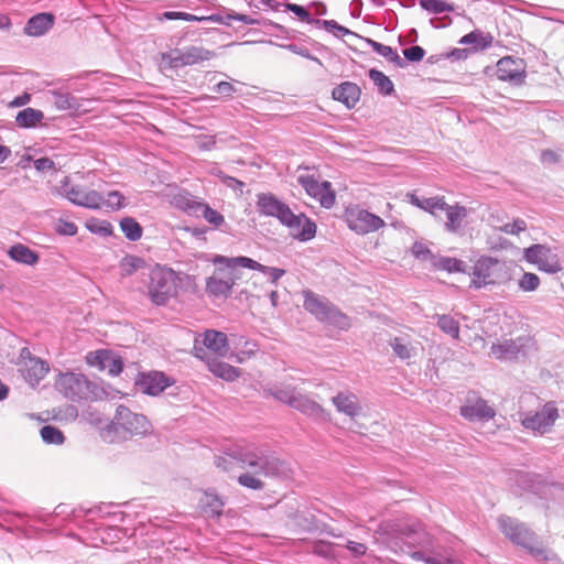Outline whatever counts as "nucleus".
Segmentation results:
<instances>
[{
	"label": "nucleus",
	"instance_id": "f257e3e1",
	"mask_svg": "<svg viewBox=\"0 0 564 564\" xmlns=\"http://www.w3.org/2000/svg\"><path fill=\"white\" fill-rule=\"evenodd\" d=\"M234 460L241 468L252 469L238 476V484L247 489L263 490L265 487L262 477L285 480L292 477V469L289 464L282 460L275 453L265 446L254 443H239L229 445L224 449L223 455L215 457V465L229 471Z\"/></svg>",
	"mask_w": 564,
	"mask_h": 564
},
{
	"label": "nucleus",
	"instance_id": "f03ea898",
	"mask_svg": "<svg viewBox=\"0 0 564 564\" xmlns=\"http://www.w3.org/2000/svg\"><path fill=\"white\" fill-rule=\"evenodd\" d=\"M383 543L394 553H408L413 560L425 563L427 556L415 547L430 545V536L422 523L415 519L382 521L377 530Z\"/></svg>",
	"mask_w": 564,
	"mask_h": 564
},
{
	"label": "nucleus",
	"instance_id": "7ed1b4c3",
	"mask_svg": "<svg viewBox=\"0 0 564 564\" xmlns=\"http://www.w3.org/2000/svg\"><path fill=\"white\" fill-rule=\"evenodd\" d=\"M257 208L260 215L276 218L300 241L312 240L316 235V224L312 219L303 213L294 214L289 205L271 193L257 195Z\"/></svg>",
	"mask_w": 564,
	"mask_h": 564
},
{
	"label": "nucleus",
	"instance_id": "20e7f679",
	"mask_svg": "<svg viewBox=\"0 0 564 564\" xmlns=\"http://www.w3.org/2000/svg\"><path fill=\"white\" fill-rule=\"evenodd\" d=\"M498 523L501 532L511 542L525 549L536 560L550 563L557 561V555L544 547L538 535L524 523L507 516H501Z\"/></svg>",
	"mask_w": 564,
	"mask_h": 564
},
{
	"label": "nucleus",
	"instance_id": "39448f33",
	"mask_svg": "<svg viewBox=\"0 0 564 564\" xmlns=\"http://www.w3.org/2000/svg\"><path fill=\"white\" fill-rule=\"evenodd\" d=\"M151 431V423L140 413L132 412L124 405H119L111 423L102 432L105 441L121 442L132 436H144Z\"/></svg>",
	"mask_w": 564,
	"mask_h": 564
},
{
	"label": "nucleus",
	"instance_id": "423d86ee",
	"mask_svg": "<svg viewBox=\"0 0 564 564\" xmlns=\"http://www.w3.org/2000/svg\"><path fill=\"white\" fill-rule=\"evenodd\" d=\"M469 274L471 275L469 288L475 290L506 284L511 280L508 262L486 254L475 260Z\"/></svg>",
	"mask_w": 564,
	"mask_h": 564
},
{
	"label": "nucleus",
	"instance_id": "0eeeda50",
	"mask_svg": "<svg viewBox=\"0 0 564 564\" xmlns=\"http://www.w3.org/2000/svg\"><path fill=\"white\" fill-rule=\"evenodd\" d=\"M55 388L66 399L74 402L97 400L105 393L98 383L75 371L59 372L55 380Z\"/></svg>",
	"mask_w": 564,
	"mask_h": 564
},
{
	"label": "nucleus",
	"instance_id": "6e6552de",
	"mask_svg": "<svg viewBox=\"0 0 564 564\" xmlns=\"http://www.w3.org/2000/svg\"><path fill=\"white\" fill-rule=\"evenodd\" d=\"M186 280L193 281L187 274H180L174 270L158 265L150 273L148 284V295L155 305H165L173 296L176 295L177 283Z\"/></svg>",
	"mask_w": 564,
	"mask_h": 564
},
{
	"label": "nucleus",
	"instance_id": "1a4fd4ad",
	"mask_svg": "<svg viewBox=\"0 0 564 564\" xmlns=\"http://www.w3.org/2000/svg\"><path fill=\"white\" fill-rule=\"evenodd\" d=\"M304 308L313 314L318 321L327 323L339 329H348L350 322L347 315L341 313L327 299L306 291L304 292Z\"/></svg>",
	"mask_w": 564,
	"mask_h": 564
},
{
	"label": "nucleus",
	"instance_id": "9d476101",
	"mask_svg": "<svg viewBox=\"0 0 564 564\" xmlns=\"http://www.w3.org/2000/svg\"><path fill=\"white\" fill-rule=\"evenodd\" d=\"M558 416L556 403L549 401L536 411L520 413V422L524 430L535 435H544L552 430Z\"/></svg>",
	"mask_w": 564,
	"mask_h": 564
},
{
	"label": "nucleus",
	"instance_id": "9b49d317",
	"mask_svg": "<svg viewBox=\"0 0 564 564\" xmlns=\"http://www.w3.org/2000/svg\"><path fill=\"white\" fill-rule=\"evenodd\" d=\"M534 349L535 341L533 338L523 335L494 343L490 347V355L501 361H513L525 358Z\"/></svg>",
	"mask_w": 564,
	"mask_h": 564
},
{
	"label": "nucleus",
	"instance_id": "f8f14e48",
	"mask_svg": "<svg viewBox=\"0 0 564 564\" xmlns=\"http://www.w3.org/2000/svg\"><path fill=\"white\" fill-rule=\"evenodd\" d=\"M344 220L351 231L361 236L378 231L386 226L381 217L358 205H352L345 209Z\"/></svg>",
	"mask_w": 564,
	"mask_h": 564
},
{
	"label": "nucleus",
	"instance_id": "ddd939ff",
	"mask_svg": "<svg viewBox=\"0 0 564 564\" xmlns=\"http://www.w3.org/2000/svg\"><path fill=\"white\" fill-rule=\"evenodd\" d=\"M524 259L534 264L540 271L555 274L563 270L558 249L542 243L532 245L524 249Z\"/></svg>",
	"mask_w": 564,
	"mask_h": 564
},
{
	"label": "nucleus",
	"instance_id": "4468645a",
	"mask_svg": "<svg viewBox=\"0 0 564 564\" xmlns=\"http://www.w3.org/2000/svg\"><path fill=\"white\" fill-rule=\"evenodd\" d=\"M56 191L58 195L80 207L100 209V204H102V195L100 193L94 189L86 191L79 185L72 184L69 176H65L61 181Z\"/></svg>",
	"mask_w": 564,
	"mask_h": 564
},
{
	"label": "nucleus",
	"instance_id": "2eb2a0df",
	"mask_svg": "<svg viewBox=\"0 0 564 564\" xmlns=\"http://www.w3.org/2000/svg\"><path fill=\"white\" fill-rule=\"evenodd\" d=\"M214 53L202 46H187L184 48H174L170 52L162 53V62L170 68H181L184 66L195 65L214 57Z\"/></svg>",
	"mask_w": 564,
	"mask_h": 564
},
{
	"label": "nucleus",
	"instance_id": "dca6fc26",
	"mask_svg": "<svg viewBox=\"0 0 564 564\" xmlns=\"http://www.w3.org/2000/svg\"><path fill=\"white\" fill-rule=\"evenodd\" d=\"M297 182L322 207L329 209L334 206L336 196L328 181L319 182L314 175L301 174Z\"/></svg>",
	"mask_w": 564,
	"mask_h": 564
},
{
	"label": "nucleus",
	"instance_id": "f3484780",
	"mask_svg": "<svg viewBox=\"0 0 564 564\" xmlns=\"http://www.w3.org/2000/svg\"><path fill=\"white\" fill-rule=\"evenodd\" d=\"M213 262L215 264H224L227 269L247 268L260 271L267 274L272 283H276L285 274L283 269L263 265L258 261L245 256L231 258L225 256H216Z\"/></svg>",
	"mask_w": 564,
	"mask_h": 564
},
{
	"label": "nucleus",
	"instance_id": "a211bd4d",
	"mask_svg": "<svg viewBox=\"0 0 564 564\" xmlns=\"http://www.w3.org/2000/svg\"><path fill=\"white\" fill-rule=\"evenodd\" d=\"M193 354L196 358L205 361L210 372L216 377L226 381H234L240 376V370L225 361L219 360V357L208 356L207 351L199 346V343L193 347Z\"/></svg>",
	"mask_w": 564,
	"mask_h": 564
},
{
	"label": "nucleus",
	"instance_id": "6ab92c4d",
	"mask_svg": "<svg viewBox=\"0 0 564 564\" xmlns=\"http://www.w3.org/2000/svg\"><path fill=\"white\" fill-rule=\"evenodd\" d=\"M203 347L208 356L215 355V357H226L229 351L228 337L225 333L207 329L203 334L198 335L194 340V346L198 344Z\"/></svg>",
	"mask_w": 564,
	"mask_h": 564
},
{
	"label": "nucleus",
	"instance_id": "aec40b11",
	"mask_svg": "<svg viewBox=\"0 0 564 564\" xmlns=\"http://www.w3.org/2000/svg\"><path fill=\"white\" fill-rule=\"evenodd\" d=\"M173 383L174 380L161 371L140 373L135 381V386L141 392L152 397L161 394Z\"/></svg>",
	"mask_w": 564,
	"mask_h": 564
},
{
	"label": "nucleus",
	"instance_id": "412c9836",
	"mask_svg": "<svg viewBox=\"0 0 564 564\" xmlns=\"http://www.w3.org/2000/svg\"><path fill=\"white\" fill-rule=\"evenodd\" d=\"M497 77L500 80L509 82L519 86L524 83L525 67L523 61L513 57H502L497 63Z\"/></svg>",
	"mask_w": 564,
	"mask_h": 564
},
{
	"label": "nucleus",
	"instance_id": "4be33fe9",
	"mask_svg": "<svg viewBox=\"0 0 564 564\" xmlns=\"http://www.w3.org/2000/svg\"><path fill=\"white\" fill-rule=\"evenodd\" d=\"M459 413L464 419L470 422L488 421L494 419L496 415L494 408L488 405L486 400L476 395H469L467 398L466 403L460 408Z\"/></svg>",
	"mask_w": 564,
	"mask_h": 564
},
{
	"label": "nucleus",
	"instance_id": "5701e85b",
	"mask_svg": "<svg viewBox=\"0 0 564 564\" xmlns=\"http://www.w3.org/2000/svg\"><path fill=\"white\" fill-rule=\"evenodd\" d=\"M219 265V271L223 269L227 270L224 264ZM238 278L236 269H228V274L225 278L209 276L206 280V292L214 297H228Z\"/></svg>",
	"mask_w": 564,
	"mask_h": 564
},
{
	"label": "nucleus",
	"instance_id": "b1692460",
	"mask_svg": "<svg viewBox=\"0 0 564 564\" xmlns=\"http://www.w3.org/2000/svg\"><path fill=\"white\" fill-rule=\"evenodd\" d=\"M54 22L53 13H37L28 20L23 31L29 36L39 37L47 33L53 28Z\"/></svg>",
	"mask_w": 564,
	"mask_h": 564
},
{
	"label": "nucleus",
	"instance_id": "393cba45",
	"mask_svg": "<svg viewBox=\"0 0 564 564\" xmlns=\"http://www.w3.org/2000/svg\"><path fill=\"white\" fill-rule=\"evenodd\" d=\"M23 378L34 387L37 384L47 373L48 366L45 361L40 358H29L24 360L22 368L20 369Z\"/></svg>",
	"mask_w": 564,
	"mask_h": 564
},
{
	"label": "nucleus",
	"instance_id": "a878e982",
	"mask_svg": "<svg viewBox=\"0 0 564 564\" xmlns=\"http://www.w3.org/2000/svg\"><path fill=\"white\" fill-rule=\"evenodd\" d=\"M360 88L351 82H345L333 89L332 96L347 108L351 109L360 99Z\"/></svg>",
	"mask_w": 564,
	"mask_h": 564
},
{
	"label": "nucleus",
	"instance_id": "bb28decb",
	"mask_svg": "<svg viewBox=\"0 0 564 564\" xmlns=\"http://www.w3.org/2000/svg\"><path fill=\"white\" fill-rule=\"evenodd\" d=\"M332 401L338 412L350 417H355L361 412V405L358 402L357 395L354 393L339 392Z\"/></svg>",
	"mask_w": 564,
	"mask_h": 564
},
{
	"label": "nucleus",
	"instance_id": "cd10ccee",
	"mask_svg": "<svg viewBox=\"0 0 564 564\" xmlns=\"http://www.w3.org/2000/svg\"><path fill=\"white\" fill-rule=\"evenodd\" d=\"M291 408L297 410L299 412L312 416V417H323L325 411L324 409L314 400L310 399L306 394L297 392L295 398L292 401Z\"/></svg>",
	"mask_w": 564,
	"mask_h": 564
},
{
	"label": "nucleus",
	"instance_id": "c85d7f7f",
	"mask_svg": "<svg viewBox=\"0 0 564 564\" xmlns=\"http://www.w3.org/2000/svg\"><path fill=\"white\" fill-rule=\"evenodd\" d=\"M7 253L11 260L24 265H35L40 260L39 253L23 243L11 246Z\"/></svg>",
	"mask_w": 564,
	"mask_h": 564
},
{
	"label": "nucleus",
	"instance_id": "c756f323",
	"mask_svg": "<svg viewBox=\"0 0 564 564\" xmlns=\"http://www.w3.org/2000/svg\"><path fill=\"white\" fill-rule=\"evenodd\" d=\"M409 202L424 212L436 216L437 210H443L447 207V203L443 196H434L430 198L419 197L415 194H408Z\"/></svg>",
	"mask_w": 564,
	"mask_h": 564
},
{
	"label": "nucleus",
	"instance_id": "7c9ffc66",
	"mask_svg": "<svg viewBox=\"0 0 564 564\" xmlns=\"http://www.w3.org/2000/svg\"><path fill=\"white\" fill-rule=\"evenodd\" d=\"M172 204L187 213L188 215L198 216V208L202 204L195 196L186 191H180L172 196Z\"/></svg>",
	"mask_w": 564,
	"mask_h": 564
},
{
	"label": "nucleus",
	"instance_id": "2f4dec72",
	"mask_svg": "<svg viewBox=\"0 0 564 564\" xmlns=\"http://www.w3.org/2000/svg\"><path fill=\"white\" fill-rule=\"evenodd\" d=\"M446 213L447 221L445 228L449 232H457L462 227L463 220L467 217V208L460 205H448L443 209Z\"/></svg>",
	"mask_w": 564,
	"mask_h": 564
},
{
	"label": "nucleus",
	"instance_id": "473e14b6",
	"mask_svg": "<svg viewBox=\"0 0 564 564\" xmlns=\"http://www.w3.org/2000/svg\"><path fill=\"white\" fill-rule=\"evenodd\" d=\"M200 507L208 517H219L223 513L224 501L212 491H206L200 499Z\"/></svg>",
	"mask_w": 564,
	"mask_h": 564
},
{
	"label": "nucleus",
	"instance_id": "72a5a7b5",
	"mask_svg": "<svg viewBox=\"0 0 564 564\" xmlns=\"http://www.w3.org/2000/svg\"><path fill=\"white\" fill-rule=\"evenodd\" d=\"M44 118V113L34 108H24L19 111L15 117V122L20 128H34Z\"/></svg>",
	"mask_w": 564,
	"mask_h": 564
},
{
	"label": "nucleus",
	"instance_id": "f704fd0d",
	"mask_svg": "<svg viewBox=\"0 0 564 564\" xmlns=\"http://www.w3.org/2000/svg\"><path fill=\"white\" fill-rule=\"evenodd\" d=\"M436 269L448 273H467V264L463 260L452 257H438L433 261Z\"/></svg>",
	"mask_w": 564,
	"mask_h": 564
},
{
	"label": "nucleus",
	"instance_id": "c9c22d12",
	"mask_svg": "<svg viewBox=\"0 0 564 564\" xmlns=\"http://www.w3.org/2000/svg\"><path fill=\"white\" fill-rule=\"evenodd\" d=\"M395 356L402 360H408L415 355V348L411 345L406 337H394L389 341Z\"/></svg>",
	"mask_w": 564,
	"mask_h": 564
},
{
	"label": "nucleus",
	"instance_id": "e433bc0d",
	"mask_svg": "<svg viewBox=\"0 0 564 564\" xmlns=\"http://www.w3.org/2000/svg\"><path fill=\"white\" fill-rule=\"evenodd\" d=\"M369 78L372 80V83L376 85L378 90L383 96H390V95H392L394 93V85H393V83L382 72H380L378 69H370L369 70Z\"/></svg>",
	"mask_w": 564,
	"mask_h": 564
},
{
	"label": "nucleus",
	"instance_id": "4c0bfd02",
	"mask_svg": "<svg viewBox=\"0 0 564 564\" xmlns=\"http://www.w3.org/2000/svg\"><path fill=\"white\" fill-rule=\"evenodd\" d=\"M368 44L377 54L383 56L389 62L394 63L398 66H403V61L399 56V54L389 45H384L373 40H368Z\"/></svg>",
	"mask_w": 564,
	"mask_h": 564
},
{
	"label": "nucleus",
	"instance_id": "58836bf2",
	"mask_svg": "<svg viewBox=\"0 0 564 564\" xmlns=\"http://www.w3.org/2000/svg\"><path fill=\"white\" fill-rule=\"evenodd\" d=\"M120 228L126 238L131 241H137L142 237L141 225L132 217H124L120 221Z\"/></svg>",
	"mask_w": 564,
	"mask_h": 564
},
{
	"label": "nucleus",
	"instance_id": "ea45409f",
	"mask_svg": "<svg viewBox=\"0 0 564 564\" xmlns=\"http://www.w3.org/2000/svg\"><path fill=\"white\" fill-rule=\"evenodd\" d=\"M268 392L275 400L291 406L292 401L299 391L292 386H281V387H273V388L269 389Z\"/></svg>",
	"mask_w": 564,
	"mask_h": 564
},
{
	"label": "nucleus",
	"instance_id": "a19ab883",
	"mask_svg": "<svg viewBox=\"0 0 564 564\" xmlns=\"http://www.w3.org/2000/svg\"><path fill=\"white\" fill-rule=\"evenodd\" d=\"M437 326L452 338H459V323L451 315H437Z\"/></svg>",
	"mask_w": 564,
	"mask_h": 564
},
{
	"label": "nucleus",
	"instance_id": "79ce46f5",
	"mask_svg": "<svg viewBox=\"0 0 564 564\" xmlns=\"http://www.w3.org/2000/svg\"><path fill=\"white\" fill-rule=\"evenodd\" d=\"M199 215L203 216L204 219L210 225H213L215 228H219L221 225L225 224L224 216L204 202H202L198 208V216Z\"/></svg>",
	"mask_w": 564,
	"mask_h": 564
},
{
	"label": "nucleus",
	"instance_id": "37998d69",
	"mask_svg": "<svg viewBox=\"0 0 564 564\" xmlns=\"http://www.w3.org/2000/svg\"><path fill=\"white\" fill-rule=\"evenodd\" d=\"M53 104L58 110H72L77 107V99L69 93L54 91Z\"/></svg>",
	"mask_w": 564,
	"mask_h": 564
},
{
	"label": "nucleus",
	"instance_id": "c03bdc74",
	"mask_svg": "<svg viewBox=\"0 0 564 564\" xmlns=\"http://www.w3.org/2000/svg\"><path fill=\"white\" fill-rule=\"evenodd\" d=\"M40 435L45 444L61 445L65 441L62 431L53 425H44L40 430Z\"/></svg>",
	"mask_w": 564,
	"mask_h": 564
},
{
	"label": "nucleus",
	"instance_id": "a18cd8bd",
	"mask_svg": "<svg viewBox=\"0 0 564 564\" xmlns=\"http://www.w3.org/2000/svg\"><path fill=\"white\" fill-rule=\"evenodd\" d=\"M126 206V197L118 191H110L107 196H102V204L100 208H109L111 210H119Z\"/></svg>",
	"mask_w": 564,
	"mask_h": 564
},
{
	"label": "nucleus",
	"instance_id": "49530a36",
	"mask_svg": "<svg viewBox=\"0 0 564 564\" xmlns=\"http://www.w3.org/2000/svg\"><path fill=\"white\" fill-rule=\"evenodd\" d=\"M420 6L424 10L435 14L449 12L454 10L453 6L444 0H420Z\"/></svg>",
	"mask_w": 564,
	"mask_h": 564
},
{
	"label": "nucleus",
	"instance_id": "de8ad7c7",
	"mask_svg": "<svg viewBox=\"0 0 564 564\" xmlns=\"http://www.w3.org/2000/svg\"><path fill=\"white\" fill-rule=\"evenodd\" d=\"M145 264L144 260L137 256H126L120 262V269L124 275H131Z\"/></svg>",
	"mask_w": 564,
	"mask_h": 564
},
{
	"label": "nucleus",
	"instance_id": "09e8293b",
	"mask_svg": "<svg viewBox=\"0 0 564 564\" xmlns=\"http://www.w3.org/2000/svg\"><path fill=\"white\" fill-rule=\"evenodd\" d=\"M518 286L523 292H534L540 286V278L535 273L524 272L518 281Z\"/></svg>",
	"mask_w": 564,
	"mask_h": 564
},
{
	"label": "nucleus",
	"instance_id": "8fccbe9b",
	"mask_svg": "<svg viewBox=\"0 0 564 564\" xmlns=\"http://www.w3.org/2000/svg\"><path fill=\"white\" fill-rule=\"evenodd\" d=\"M317 23H321L323 25V28L334 34L336 37H344L348 34H354V32H351L349 29L338 24L335 20H322V21H316Z\"/></svg>",
	"mask_w": 564,
	"mask_h": 564
},
{
	"label": "nucleus",
	"instance_id": "3c124183",
	"mask_svg": "<svg viewBox=\"0 0 564 564\" xmlns=\"http://www.w3.org/2000/svg\"><path fill=\"white\" fill-rule=\"evenodd\" d=\"M109 355L110 351L108 350H97L89 352L86 360L89 366L97 367L99 370H102L109 359Z\"/></svg>",
	"mask_w": 564,
	"mask_h": 564
},
{
	"label": "nucleus",
	"instance_id": "603ef678",
	"mask_svg": "<svg viewBox=\"0 0 564 564\" xmlns=\"http://www.w3.org/2000/svg\"><path fill=\"white\" fill-rule=\"evenodd\" d=\"M412 253L416 259L420 260H429L433 264L436 257L431 252V250L422 242H414L412 246Z\"/></svg>",
	"mask_w": 564,
	"mask_h": 564
},
{
	"label": "nucleus",
	"instance_id": "864d4df0",
	"mask_svg": "<svg viewBox=\"0 0 564 564\" xmlns=\"http://www.w3.org/2000/svg\"><path fill=\"white\" fill-rule=\"evenodd\" d=\"M284 7L285 10L293 12L303 22H315V20L312 19L311 13L304 7L295 3H285Z\"/></svg>",
	"mask_w": 564,
	"mask_h": 564
},
{
	"label": "nucleus",
	"instance_id": "5fc2aeb1",
	"mask_svg": "<svg viewBox=\"0 0 564 564\" xmlns=\"http://www.w3.org/2000/svg\"><path fill=\"white\" fill-rule=\"evenodd\" d=\"M284 48H286L288 51L296 54V55H300L302 57H305L307 59H311V61H314L316 62L317 64L322 65V62L319 58H317L316 56H313L310 52V50L303 45H299V44H295V43H290V44H286L283 46Z\"/></svg>",
	"mask_w": 564,
	"mask_h": 564
},
{
	"label": "nucleus",
	"instance_id": "6e6d98bb",
	"mask_svg": "<svg viewBox=\"0 0 564 564\" xmlns=\"http://www.w3.org/2000/svg\"><path fill=\"white\" fill-rule=\"evenodd\" d=\"M122 360L119 357L115 356L112 352H110L109 359L107 360L102 370L108 371L109 375L115 377L122 371Z\"/></svg>",
	"mask_w": 564,
	"mask_h": 564
},
{
	"label": "nucleus",
	"instance_id": "4d7b16f0",
	"mask_svg": "<svg viewBox=\"0 0 564 564\" xmlns=\"http://www.w3.org/2000/svg\"><path fill=\"white\" fill-rule=\"evenodd\" d=\"M459 43L462 44H473L476 48L477 47H486L488 43L486 42V39L478 32H470L466 35H464Z\"/></svg>",
	"mask_w": 564,
	"mask_h": 564
},
{
	"label": "nucleus",
	"instance_id": "13d9d810",
	"mask_svg": "<svg viewBox=\"0 0 564 564\" xmlns=\"http://www.w3.org/2000/svg\"><path fill=\"white\" fill-rule=\"evenodd\" d=\"M527 229V223L523 219H514L512 223H507L500 230L508 235H519Z\"/></svg>",
	"mask_w": 564,
	"mask_h": 564
},
{
	"label": "nucleus",
	"instance_id": "bf43d9fd",
	"mask_svg": "<svg viewBox=\"0 0 564 564\" xmlns=\"http://www.w3.org/2000/svg\"><path fill=\"white\" fill-rule=\"evenodd\" d=\"M403 54L405 58L410 62H420L423 59L425 51L419 45H413L409 48H405L403 51Z\"/></svg>",
	"mask_w": 564,
	"mask_h": 564
},
{
	"label": "nucleus",
	"instance_id": "052dcab7",
	"mask_svg": "<svg viewBox=\"0 0 564 564\" xmlns=\"http://www.w3.org/2000/svg\"><path fill=\"white\" fill-rule=\"evenodd\" d=\"M213 90L223 97H231L237 93V88L229 82H219L213 87Z\"/></svg>",
	"mask_w": 564,
	"mask_h": 564
},
{
	"label": "nucleus",
	"instance_id": "680f3d73",
	"mask_svg": "<svg viewBox=\"0 0 564 564\" xmlns=\"http://www.w3.org/2000/svg\"><path fill=\"white\" fill-rule=\"evenodd\" d=\"M219 180L227 185L228 187L232 188L234 191H239L242 193V189L245 187V183L232 177L229 175H226L224 172L219 173Z\"/></svg>",
	"mask_w": 564,
	"mask_h": 564
},
{
	"label": "nucleus",
	"instance_id": "e2e57ef3",
	"mask_svg": "<svg viewBox=\"0 0 564 564\" xmlns=\"http://www.w3.org/2000/svg\"><path fill=\"white\" fill-rule=\"evenodd\" d=\"M313 553L322 557L333 556V546L327 542H316L313 546Z\"/></svg>",
	"mask_w": 564,
	"mask_h": 564
},
{
	"label": "nucleus",
	"instance_id": "0e129e2a",
	"mask_svg": "<svg viewBox=\"0 0 564 564\" xmlns=\"http://www.w3.org/2000/svg\"><path fill=\"white\" fill-rule=\"evenodd\" d=\"M57 231L65 236H75L77 234V226L73 221L61 220L57 226Z\"/></svg>",
	"mask_w": 564,
	"mask_h": 564
},
{
	"label": "nucleus",
	"instance_id": "69168bd1",
	"mask_svg": "<svg viewBox=\"0 0 564 564\" xmlns=\"http://www.w3.org/2000/svg\"><path fill=\"white\" fill-rule=\"evenodd\" d=\"M34 167L39 172L55 170V163L48 158H40L34 161Z\"/></svg>",
	"mask_w": 564,
	"mask_h": 564
},
{
	"label": "nucleus",
	"instance_id": "338daca9",
	"mask_svg": "<svg viewBox=\"0 0 564 564\" xmlns=\"http://www.w3.org/2000/svg\"><path fill=\"white\" fill-rule=\"evenodd\" d=\"M227 18H228L229 21H238V22H241V23L247 24V25L259 24V20L253 19V18H251L250 15H247V14L229 13L227 15Z\"/></svg>",
	"mask_w": 564,
	"mask_h": 564
},
{
	"label": "nucleus",
	"instance_id": "774afa93",
	"mask_svg": "<svg viewBox=\"0 0 564 564\" xmlns=\"http://www.w3.org/2000/svg\"><path fill=\"white\" fill-rule=\"evenodd\" d=\"M540 160L543 164H555L560 162V154L546 149L541 152Z\"/></svg>",
	"mask_w": 564,
	"mask_h": 564
}]
</instances>
